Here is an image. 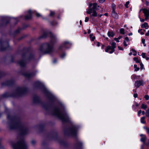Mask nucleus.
I'll return each instance as SVG.
<instances>
[{"instance_id": "1", "label": "nucleus", "mask_w": 149, "mask_h": 149, "mask_svg": "<svg viewBox=\"0 0 149 149\" xmlns=\"http://www.w3.org/2000/svg\"><path fill=\"white\" fill-rule=\"evenodd\" d=\"M53 114L58 117L63 122H66L70 120L68 114L66 113H62L58 109H54Z\"/></svg>"}, {"instance_id": "2", "label": "nucleus", "mask_w": 149, "mask_h": 149, "mask_svg": "<svg viewBox=\"0 0 149 149\" xmlns=\"http://www.w3.org/2000/svg\"><path fill=\"white\" fill-rule=\"evenodd\" d=\"M12 146L14 149H27L28 146L23 140L19 141L17 144H13Z\"/></svg>"}, {"instance_id": "3", "label": "nucleus", "mask_w": 149, "mask_h": 149, "mask_svg": "<svg viewBox=\"0 0 149 149\" xmlns=\"http://www.w3.org/2000/svg\"><path fill=\"white\" fill-rule=\"evenodd\" d=\"M41 50L44 54H50L54 52L53 47H41Z\"/></svg>"}, {"instance_id": "4", "label": "nucleus", "mask_w": 149, "mask_h": 149, "mask_svg": "<svg viewBox=\"0 0 149 149\" xmlns=\"http://www.w3.org/2000/svg\"><path fill=\"white\" fill-rule=\"evenodd\" d=\"M93 5L92 9L91 8H89L86 11V13L88 14H90L92 13L93 10H95V9L96 8L97 4L96 3H94L92 5L91 4H90L89 5L90 7H91Z\"/></svg>"}, {"instance_id": "5", "label": "nucleus", "mask_w": 149, "mask_h": 149, "mask_svg": "<svg viewBox=\"0 0 149 149\" xmlns=\"http://www.w3.org/2000/svg\"><path fill=\"white\" fill-rule=\"evenodd\" d=\"M45 93L48 96L49 98L51 100H53L55 98L54 96L46 88H44Z\"/></svg>"}, {"instance_id": "6", "label": "nucleus", "mask_w": 149, "mask_h": 149, "mask_svg": "<svg viewBox=\"0 0 149 149\" xmlns=\"http://www.w3.org/2000/svg\"><path fill=\"white\" fill-rule=\"evenodd\" d=\"M70 134L73 136H75L77 132L76 128L75 127H73L70 130Z\"/></svg>"}, {"instance_id": "7", "label": "nucleus", "mask_w": 149, "mask_h": 149, "mask_svg": "<svg viewBox=\"0 0 149 149\" xmlns=\"http://www.w3.org/2000/svg\"><path fill=\"white\" fill-rule=\"evenodd\" d=\"M143 82L142 80L137 81L135 82L134 85L137 88L139 87L140 86L143 85Z\"/></svg>"}, {"instance_id": "8", "label": "nucleus", "mask_w": 149, "mask_h": 149, "mask_svg": "<svg viewBox=\"0 0 149 149\" xmlns=\"http://www.w3.org/2000/svg\"><path fill=\"white\" fill-rule=\"evenodd\" d=\"M114 47H107L105 49V52L111 53L114 51Z\"/></svg>"}, {"instance_id": "9", "label": "nucleus", "mask_w": 149, "mask_h": 149, "mask_svg": "<svg viewBox=\"0 0 149 149\" xmlns=\"http://www.w3.org/2000/svg\"><path fill=\"white\" fill-rule=\"evenodd\" d=\"M141 27L142 28H144L146 29H147L149 27L148 24L147 23L145 22L141 25Z\"/></svg>"}, {"instance_id": "10", "label": "nucleus", "mask_w": 149, "mask_h": 149, "mask_svg": "<svg viewBox=\"0 0 149 149\" xmlns=\"http://www.w3.org/2000/svg\"><path fill=\"white\" fill-rule=\"evenodd\" d=\"M144 14V15L149 16V10L146 9H143L142 10Z\"/></svg>"}, {"instance_id": "11", "label": "nucleus", "mask_w": 149, "mask_h": 149, "mask_svg": "<svg viewBox=\"0 0 149 149\" xmlns=\"http://www.w3.org/2000/svg\"><path fill=\"white\" fill-rule=\"evenodd\" d=\"M140 136L141 137V141L143 142V143H144L146 139V137L145 135L141 134L140 135Z\"/></svg>"}, {"instance_id": "12", "label": "nucleus", "mask_w": 149, "mask_h": 149, "mask_svg": "<svg viewBox=\"0 0 149 149\" xmlns=\"http://www.w3.org/2000/svg\"><path fill=\"white\" fill-rule=\"evenodd\" d=\"M31 10H29L28 11V13L29 14V15L28 16L27 15L26 16V19H30L31 18Z\"/></svg>"}, {"instance_id": "13", "label": "nucleus", "mask_w": 149, "mask_h": 149, "mask_svg": "<svg viewBox=\"0 0 149 149\" xmlns=\"http://www.w3.org/2000/svg\"><path fill=\"white\" fill-rule=\"evenodd\" d=\"M131 51H132V52H130L129 53L130 55L133 54L134 56H135L136 54V52L134 49H131Z\"/></svg>"}, {"instance_id": "14", "label": "nucleus", "mask_w": 149, "mask_h": 149, "mask_svg": "<svg viewBox=\"0 0 149 149\" xmlns=\"http://www.w3.org/2000/svg\"><path fill=\"white\" fill-rule=\"evenodd\" d=\"M92 13H93V14L91 15L90 17L91 18H92V17H96L97 16V13L95 11V10H93L92 12Z\"/></svg>"}, {"instance_id": "15", "label": "nucleus", "mask_w": 149, "mask_h": 149, "mask_svg": "<svg viewBox=\"0 0 149 149\" xmlns=\"http://www.w3.org/2000/svg\"><path fill=\"white\" fill-rule=\"evenodd\" d=\"M24 75L26 77L29 78L33 77L34 74L32 73H26Z\"/></svg>"}, {"instance_id": "16", "label": "nucleus", "mask_w": 149, "mask_h": 149, "mask_svg": "<svg viewBox=\"0 0 149 149\" xmlns=\"http://www.w3.org/2000/svg\"><path fill=\"white\" fill-rule=\"evenodd\" d=\"M129 41V39L128 37H126L125 38V40L124 42V45L125 46H127V44L126 43V42H128Z\"/></svg>"}, {"instance_id": "17", "label": "nucleus", "mask_w": 149, "mask_h": 149, "mask_svg": "<svg viewBox=\"0 0 149 149\" xmlns=\"http://www.w3.org/2000/svg\"><path fill=\"white\" fill-rule=\"evenodd\" d=\"M35 84L36 85L38 86H43V84L39 81H36L35 83Z\"/></svg>"}, {"instance_id": "18", "label": "nucleus", "mask_w": 149, "mask_h": 149, "mask_svg": "<svg viewBox=\"0 0 149 149\" xmlns=\"http://www.w3.org/2000/svg\"><path fill=\"white\" fill-rule=\"evenodd\" d=\"M19 65L21 66H23L25 65V63L24 61L23 60H21L19 62Z\"/></svg>"}, {"instance_id": "19", "label": "nucleus", "mask_w": 149, "mask_h": 149, "mask_svg": "<svg viewBox=\"0 0 149 149\" xmlns=\"http://www.w3.org/2000/svg\"><path fill=\"white\" fill-rule=\"evenodd\" d=\"M112 15L115 18H117V14L115 12V10H112Z\"/></svg>"}, {"instance_id": "20", "label": "nucleus", "mask_w": 149, "mask_h": 149, "mask_svg": "<svg viewBox=\"0 0 149 149\" xmlns=\"http://www.w3.org/2000/svg\"><path fill=\"white\" fill-rule=\"evenodd\" d=\"M64 43L67 46H72V44L70 42L68 41L64 42Z\"/></svg>"}, {"instance_id": "21", "label": "nucleus", "mask_w": 149, "mask_h": 149, "mask_svg": "<svg viewBox=\"0 0 149 149\" xmlns=\"http://www.w3.org/2000/svg\"><path fill=\"white\" fill-rule=\"evenodd\" d=\"M90 39L91 41H93L95 39V37L93 36L92 34H91L89 35Z\"/></svg>"}, {"instance_id": "22", "label": "nucleus", "mask_w": 149, "mask_h": 149, "mask_svg": "<svg viewBox=\"0 0 149 149\" xmlns=\"http://www.w3.org/2000/svg\"><path fill=\"white\" fill-rule=\"evenodd\" d=\"M107 34L109 37H113L114 36L113 33L112 32H109Z\"/></svg>"}, {"instance_id": "23", "label": "nucleus", "mask_w": 149, "mask_h": 149, "mask_svg": "<svg viewBox=\"0 0 149 149\" xmlns=\"http://www.w3.org/2000/svg\"><path fill=\"white\" fill-rule=\"evenodd\" d=\"M145 119V117H142L141 118V123H145V121L144 120Z\"/></svg>"}, {"instance_id": "24", "label": "nucleus", "mask_w": 149, "mask_h": 149, "mask_svg": "<svg viewBox=\"0 0 149 149\" xmlns=\"http://www.w3.org/2000/svg\"><path fill=\"white\" fill-rule=\"evenodd\" d=\"M141 107L143 109H146L147 108V106L146 104H142L141 105Z\"/></svg>"}, {"instance_id": "25", "label": "nucleus", "mask_w": 149, "mask_h": 149, "mask_svg": "<svg viewBox=\"0 0 149 149\" xmlns=\"http://www.w3.org/2000/svg\"><path fill=\"white\" fill-rule=\"evenodd\" d=\"M134 71H138L139 70V68L137 67V65H134Z\"/></svg>"}, {"instance_id": "26", "label": "nucleus", "mask_w": 149, "mask_h": 149, "mask_svg": "<svg viewBox=\"0 0 149 149\" xmlns=\"http://www.w3.org/2000/svg\"><path fill=\"white\" fill-rule=\"evenodd\" d=\"M133 60L134 61H135L137 63H139L140 61L139 60L138 58L136 57H134L133 58Z\"/></svg>"}, {"instance_id": "27", "label": "nucleus", "mask_w": 149, "mask_h": 149, "mask_svg": "<svg viewBox=\"0 0 149 149\" xmlns=\"http://www.w3.org/2000/svg\"><path fill=\"white\" fill-rule=\"evenodd\" d=\"M132 77L134 79H139L140 76H136V75H133L132 76Z\"/></svg>"}, {"instance_id": "28", "label": "nucleus", "mask_w": 149, "mask_h": 149, "mask_svg": "<svg viewBox=\"0 0 149 149\" xmlns=\"http://www.w3.org/2000/svg\"><path fill=\"white\" fill-rule=\"evenodd\" d=\"M142 29H139L138 30V31L139 33H140L141 35L144 34V33L142 31Z\"/></svg>"}, {"instance_id": "29", "label": "nucleus", "mask_w": 149, "mask_h": 149, "mask_svg": "<svg viewBox=\"0 0 149 149\" xmlns=\"http://www.w3.org/2000/svg\"><path fill=\"white\" fill-rule=\"evenodd\" d=\"M120 31L121 33L123 34H125V30L123 29H121L120 30Z\"/></svg>"}, {"instance_id": "30", "label": "nucleus", "mask_w": 149, "mask_h": 149, "mask_svg": "<svg viewBox=\"0 0 149 149\" xmlns=\"http://www.w3.org/2000/svg\"><path fill=\"white\" fill-rule=\"evenodd\" d=\"M146 116L149 117V109L146 110Z\"/></svg>"}, {"instance_id": "31", "label": "nucleus", "mask_w": 149, "mask_h": 149, "mask_svg": "<svg viewBox=\"0 0 149 149\" xmlns=\"http://www.w3.org/2000/svg\"><path fill=\"white\" fill-rule=\"evenodd\" d=\"M112 10H115V9L116 8V6L114 4H112Z\"/></svg>"}, {"instance_id": "32", "label": "nucleus", "mask_w": 149, "mask_h": 149, "mask_svg": "<svg viewBox=\"0 0 149 149\" xmlns=\"http://www.w3.org/2000/svg\"><path fill=\"white\" fill-rule=\"evenodd\" d=\"M27 130L25 129H23L22 131V133L23 134H26Z\"/></svg>"}, {"instance_id": "33", "label": "nucleus", "mask_w": 149, "mask_h": 149, "mask_svg": "<svg viewBox=\"0 0 149 149\" xmlns=\"http://www.w3.org/2000/svg\"><path fill=\"white\" fill-rule=\"evenodd\" d=\"M129 3L130 2L129 1H127L126 2V3L125 5L126 7L127 8H128V5L129 4Z\"/></svg>"}, {"instance_id": "34", "label": "nucleus", "mask_w": 149, "mask_h": 149, "mask_svg": "<svg viewBox=\"0 0 149 149\" xmlns=\"http://www.w3.org/2000/svg\"><path fill=\"white\" fill-rule=\"evenodd\" d=\"M144 97L146 100H148L149 99V96L148 95H146Z\"/></svg>"}, {"instance_id": "35", "label": "nucleus", "mask_w": 149, "mask_h": 149, "mask_svg": "<svg viewBox=\"0 0 149 149\" xmlns=\"http://www.w3.org/2000/svg\"><path fill=\"white\" fill-rule=\"evenodd\" d=\"M116 43L115 42H112L111 43V45L112 46V47H115L116 45Z\"/></svg>"}, {"instance_id": "36", "label": "nucleus", "mask_w": 149, "mask_h": 149, "mask_svg": "<svg viewBox=\"0 0 149 149\" xmlns=\"http://www.w3.org/2000/svg\"><path fill=\"white\" fill-rule=\"evenodd\" d=\"M55 14V13L54 12L51 11L50 13V16H53V15H54Z\"/></svg>"}, {"instance_id": "37", "label": "nucleus", "mask_w": 149, "mask_h": 149, "mask_svg": "<svg viewBox=\"0 0 149 149\" xmlns=\"http://www.w3.org/2000/svg\"><path fill=\"white\" fill-rule=\"evenodd\" d=\"M43 46L45 47H50V46H51V45H49V44L47 43H46Z\"/></svg>"}, {"instance_id": "38", "label": "nucleus", "mask_w": 149, "mask_h": 149, "mask_svg": "<svg viewBox=\"0 0 149 149\" xmlns=\"http://www.w3.org/2000/svg\"><path fill=\"white\" fill-rule=\"evenodd\" d=\"M145 40L143 39H142V43L143 44V46H146V44L145 43Z\"/></svg>"}, {"instance_id": "39", "label": "nucleus", "mask_w": 149, "mask_h": 149, "mask_svg": "<svg viewBox=\"0 0 149 149\" xmlns=\"http://www.w3.org/2000/svg\"><path fill=\"white\" fill-rule=\"evenodd\" d=\"M141 55L143 58H145L146 57L145 53H142V54H141Z\"/></svg>"}, {"instance_id": "40", "label": "nucleus", "mask_w": 149, "mask_h": 149, "mask_svg": "<svg viewBox=\"0 0 149 149\" xmlns=\"http://www.w3.org/2000/svg\"><path fill=\"white\" fill-rule=\"evenodd\" d=\"M89 18L88 17H86V18H85V22H87L88 21V20H89Z\"/></svg>"}, {"instance_id": "41", "label": "nucleus", "mask_w": 149, "mask_h": 149, "mask_svg": "<svg viewBox=\"0 0 149 149\" xmlns=\"http://www.w3.org/2000/svg\"><path fill=\"white\" fill-rule=\"evenodd\" d=\"M36 16L38 17H40L41 16V15L38 13H37L36 14Z\"/></svg>"}, {"instance_id": "42", "label": "nucleus", "mask_w": 149, "mask_h": 149, "mask_svg": "<svg viewBox=\"0 0 149 149\" xmlns=\"http://www.w3.org/2000/svg\"><path fill=\"white\" fill-rule=\"evenodd\" d=\"M139 18L140 19V21L141 22H144L145 19H141L140 17H139Z\"/></svg>"}, {"instance_id": "43", "label": "nucleus", "mask_w": 149, "mask_h": 149, "mask_svg": "<svg viewBox=\"0 0 149 149\" xmlns=\"http://www.w3.org/2000/svg\"><path fill=\"white\" fill-rule=\"evenodd\" d=\"M114 40L116 41L117 42H119L118 38H114Z\"/></svg>"}, {"instance_id": "44", "label": "nucleus", "mask_w": 149, "mask_h": 149, "mask_svg": "<svg viewBox=\"0 0 149 149\" xmlns=\"http://www.w3.org/2000/svg\"><path fill=\"white\" fill-rule=\"evenodd\" d=\"M142 113V111L141 110H140L138 112V115L139 116H140V114L141 113Z\"/></svg>"}, {"instance_id": "45", "label": "nucleus", "mask_w": 149, "mask_h": 149, "mask_svg": "<svg viewBox=\"0 0 149 149\" xmlns=\"http://www.w3.org/2000/svg\"><path fill=\"white\" fill-rule=\"evenodd\" d=\"M145 20H146L148 19V17L149 16L145 15Z\"/></svg>"}, {"instance_id": "46", "label": "nucleus", "mask_w": 149, "mask_h": 149, "mask_svg": "<svg viewBox=\"0 0 149 149\" xmlns=\"http://www.w3.org/2000/svg\"><path fill=\"white\" fill-rule=\"evenodd\" d=\"M65 56V54H63L61 56V57L62 58H63Z\"/></svg>"}, {"instance_id": "47", "label": "nucleus", "mask_w": 149, "mask_h": 149, "mask_svg": "<svg viewBox=\"0 0 149 149\" xmlns=\"http://www.w3.org/2000/svg\"><path fill=\"white\" fill-rule=\"evenodd\" d=\"M99 2L101 3L104 2L105 0H98Z\"/></svg>"}, {"instance_id": "48", "label": "nucleus", "mask_w": 149, "mask_h": 149, "mask_svg": "<svg viewBox=\"0 0 149 149\" xmlns=\"http://www.w3.org/2000/svg\"><path fill=\"white\" fill-rule=\"evenodd\" d=\"M134 97L136 98L138 97V94L137 93L134 94Z\"/></svg>"}, {"instance_id": "49", "label": "nucleus", "mask_w": 149, "mask_h": 149, "mask_svg": "<svg viewBox=\"0 0 149 149\" xmlns=\"http://www.w3.org/2000/svg\"><path fill=\"white\" fill-rule=\"evenodd\" d=\"M146 132L148 134H149V128H146Z\"/></svg>"}, {"instance_id": "50", "label": "nucleus", "mask_w": 149, "mask_h": 149, "mask_svg": "<svg viewBox=\"0 0 149 149\" xmlns=\"http://www.w3.org/2000/svg\"><path fill=\"white\" fill-rule=\"evenodd\" d=\"M118 48L119 50H123V47H118Z\"/></svg>"}, {"instance_id": "51", "label": "nucleus", "mask_w": 149, "mask_h": 149, "mask_svg": "<svg viewBox=\"0 0 149 149\" xmlns=\"http://www.w3.org/2000/svg\"><path fill=\"white\" fill-rule=\"evenodd\" d=\"M145 35L146 36H148L149 35V30L146 33Z\"/></svg>"}, {"instance_id": "52", "label": "nucleus", "mask_w": 149, "mask_h": 149, "mask_svg": "<svg viewBox=\"0 0 149 149\" xmlns=\"http://www.w3.org/2000/svg\"><path fill=\"white\" fill-rule=\"evenodd\" d=\"M7 118H8V119H11V117L10 115H8L7 116Z\"/></svg>"}, {"instance_id": "53", "label": "nucleus", "mask_w": 149, "mask_h": 149, "mask_svg": "<svg viewBox=\"0 0 149 149\" xmlns=\"http://www.w3.org/2000/svg\"><path fill=\"white\" fill-rule=\"evenodd\" d=\"M96 45L98 46H100V43L99 42H97L96 43Z\"/></svg>"}, {"instance_id": "54", "label": "nucleus", "mask_w": 149, "mask_h": 149, "mask_svg": "<svg viewBox=\"0 0 149 149\" xmlns=\"http://www.w3.org/2000/svg\"><path fill=\"white\" fill-rule=\"evenodd\" d=\"M91 32V30H90V29L88 30V33H90Z\"/></svg>"}, {"instance_id": "55", "label": "nucleus", "mask_w": 149, "mask_h": 149, "mask_svg": "<svg viewBox=\"0 0 149 149\" xmlns=\"http://www.w3.org/2000/svg\"><path fill=\"white\" fill-rule=\"evenodd\" d=\"M146 4L147 5H148L149 4V2L148 1H146Z\"/></svg>"}, {"instance_id": "56", "label": "nucleus", "mask_w": 149, "mask_h": 149, "mask_svg": "<svg viewBox=\"0 0 149 149\" xmlns=\"http://www.w3.org/2000/svg\"><path fill=\"white\" fill-rule=\"evenodd\" d=\"M142 115H144L145 114V112L144 111H142Z\"/></svg>"}, {"instance_id": "57", "label": "nucleus", "mask_w": 149, "mask_h": 149, "mask_svg": "<svg viewBox=\"0 0 149 149\" xmlns=\"http://www.w3.org/2000/svg\"><path fill=\"white\" fill-rule=\"evenodd\" d=\"M19 91L20 92H22V89L21 88H20L19 89Z\"/></svg>"}, {"instance_id": "58", "label": "nucleus", "mask_w": 149, "mask_h": 149, "mask_svg": "<svg viewBox=\"0 0 149 149\" xmlns=\"http://www.w3.org/2000/svg\"><path fill=\"white\" fill-rule=\"evenodd\" d=\"M145 58L147 60H148L149 59V57H146Z\"/></svg>"}, {"instance_id": "59", "label": "nucleus", "mask_w": 149, "mask_h": 149, "mask_svg": "<svg viewBox=\"0 0 149 149\" xmlns=\"http://www.w3.org/2000/svg\"><path fill=\"white\" fill-rule=\"evenodd\" d=\"M132 35V33H129L128 34L129 36H131Z\"/></svg>"}, {"instance_id": "60", "label": "nucleus", "mask_w": 149, "mask_h": 149, "mask_svg": "<svg viewBox=\"0 0 149 149\" xmlns=\"http://www.w3.org/2000/svg\"><path fill=\"white\" fill-rule=\"evenodd\" d=\"M133 92L134 93H135L136 92V90H133Z\"/></svg>"}, {"instance_id": "61", "label": "nucleus", "mask_w": 149, "mask_h": 149, "mask_svg": "<svg viewBox=\"0 0 149 149\" xmlns=\"http://www.w3.org/2000/svg\"><path fill=\"white\" fill-rule=\"evenodd\" d=\"M79 23H80V24L81 25V24H82V21H81L80 20V21Z\"/></svg>"}, {"instance_id": "62", "label": "nucleus", "mask_w": 149, "mask_h": 149, "mask_svg": "<svg viewBox=\"0 0 149 149\" xmlns=\"http://www.w3.org/2000/svg\"><path fill=\"white\" fill-rule=\"evenodd\" d=\"M104 15L106 16H107L108 15V14L107 13H105L104 14Z\"/></svg>"}, {"instance_id": "63", "label": "nucleus", "mask_w": 149, "mask_h": 149, "mask_svg": "<svg viewBox=\"0 0 149 149\" xmlns=\"http://www.w3.org/2000/svg\"><path fill=\"white\" fill-rule=\"evenodd\" d=\"M136 107H138V106L139 105H138V104H136Z\"/></svg>"}, {"instance_id": "64", "label": "nucleus", "mask_w": 149, "mask_h": 149, "mask_svg": "<svg viewBox=\"0 0 149 149\" xmlns=\"http://www.w3.org/2000/svg\"><path fill=\"white\" fill-rule=\"evenodd\" d=\"M121 37H118V38L119 39V40H120V38H121Z\"/></svg>"}]
</instances>
